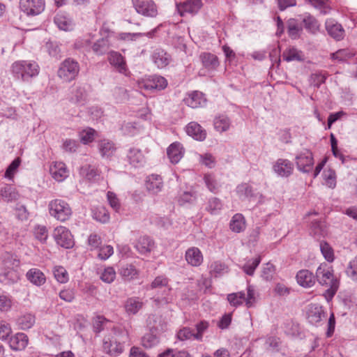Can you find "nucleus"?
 I'll use <instances>...</instances> for the list:
<instances>
[{
  "label": "nucleus",
  "mask_w": 357,
  "mask_h": 357,
  "mask_svg": "<svg viewBox=\"0 0 357 357\" xmlns=\"http://www.w3.org/2000/svg\"><path fill=\"white\" fill-rule=\"evenodd\" d=\"M315 278L321 285L328 287L324 296L329 302L335 295L340 284L339 280L334 275L333 266L325 262L321 263L317 268Z\"/></svg>",
  "instance_id": "1"
},
{
  "label": "nucleus",
  "mask_w": 357,
  "mask_h": 357,
  "mask_svg": "<svg viewBox=\"0 0 357 357\" xmlns=\"http://www.w3.org/2000/svg\"><path fill=\"white\" fill-rule=\"evenodd\" d=\"M10 70L15 81L28 83L38 75L40 67L34 61L19 60L11 64Z\"/></svg>",
  "instance_id": "2"
},
{
  "label": "nucleus",
  "mask_w": 357,
  "mask_h": 357,
  "mask_svg": "<svg viewBox=\"0 0 357 357\" xmlns=\"http://www.w3.org/2000/svg\"><path fill=\"white\" fill-rule=\"evenodd\" d=\"M48 211L52 217L60 222L69 220L73 214L70 204L61 199H54L50 201Z\"/></svg>",
  "instance_id": "3"
},
{
  "label": "nucleus",
  "mask_w": 357,
  "mask_h": 357,
  "mask_svg": "<svg viewBox=\"0 0 357 357\" xmlns=\"http://www.w3.org/2000/svg\"><path fill=\"white\" fill-rule=\"evenodd\" d=\"M79 71V63L74 59L67 58L60 63L57 76L63 82L69 83L77 77Z\"/></svg>",
  "instance_id": "4"
},
{
  "label": "nucleus",
  "mask_w": 357,
  "mask_h": 357,
  "mask_svg": "<svg viewBox=\"0 0 357 357\" xmlns=\"http://www.w3.org/2000/svg\"><path fill=\"white\" fill-rule=\"evenodd\" d=\"M227 301L231 305L238 307L245 303L247 307H252L256 303L255 290L251 285L247 287V294L244 291H238L227 295Z\"/></svg>",
  "instance_id": "5"
},
{
  "label": "nucleus",
  "mask_w": 357,
  "mask_h": 357,
  "mask_svg": "<svg viewBox=\"0 0 357 357\" xmlns=\"http://www.w3.org/2000/svg\"><path fill=\"white\" fill-rule=\"evenodd\" d=\"M20 265V261L13 257H8L3 261L2 267L0 268V282L9 283L15 282L17 277L14 267Z\"/></svg>",
  "instance_id": "6"
},
{
  "label": "nucleus",
  "mask_w": 357,
  "mask_h": 357,
  "mask_svg": "<svg viewBox=\"0 0 357 357\" xmlns=\"http://www.w3.org/2000/svg\"><path fill=\"white\" fill-rule=\"evenodd\" d=\"M135 11L145 17L154 18L158 15V6L153 0H131Z\"/></svg>",
  "instance_id": "7"
},
{
  "label": "nucleus",
  "mask_w": 357,
  "mask_h": 357,
  "mask_svg": "<svg viewBox=\"0 0 357 357\" xmlns=\"http://www.w3.org/2000/svg\"><path fill=\"white\" fill-rule=\"evenodd\" d=\"M19 4L20 10L29 17L38 15L45 8V0H20Z\"/></svg>",
  "instance_id": "8"
},
{
  "label": "nucleus",
  "mask_w": 357,
  "mask_h": 357,
  "mask_svg": "<svg viewBox=\"0 0 357 357\" xmlns=\"http://www.w3.org/2000/svg\"><path fill=\"white\" fill-rule=\"evenodd\" d=\"M53 238L56 244L65 249H70L74 246L73 236L70 230L63 226L56 227L53 232Z\"/></svg>",
  "instance_id": "9"
},
{
  "label": "nucleus",
  "mask_w": 357,
  "mask_h": 357,
  "mask_svg": "<svg viewBox=\"0 0 357 357\" xmlns=\"http://www.w3.org/2000/svg\"><path fill=\"white\" fill-rule=\"evenodd\" d=\"M139 87L146 90H162L167 86V79L160 75H152L143 79L139 83Z\"/></svg>",
  "instance_id": "10"
},
{
  "label": "nucleus",
  "mask_w": 357,
  "mask_h": 357,
  "mask_svg": "<svg viewBox=\"0 0 357 357\" xmlns=\"http://www.w3.org/2000/svg\"><path fill=\"white\" fill-rule=\"evenodd\" d=\"M102 349L108 355L116 357L123 352L124 346L114 337H105L102 341Z\"/></svg>",
  "instance_id": "11"
},
{
  "label": "nucleus",
  "mask_w": 357,
  "mask_h": 357,
  "mask_svg": "<svg viewBox=\"0 0 357 357\" xmlns=\"http://www.w3.org/2000/svg\"><path fill=\"white\" fill-rule=\"evenodd\" d=\"M297 168L302 172H309L313 167L314 159L312 153L309 150H305L296 157Z\"/></svg>",
  "instance_id": "12"
},
{
  "label": "nucleus",
  "mask_w": 357,
  "mask_h": 357,
  "mask_svg": "<svg viewBox=\"0 0 357 357\" xmlns=\"http://www.w3.org/2000/svg\"><path fill=\"white\" fill-rule=\"evenodd\" d=\"M326 316L322 306L318 304H310L306 312V318L308 322L314 326H318Z\"/></svg>",
  "instance_id": "13"
},
{
  "label": "nucleus",
  "mask_w": 357,
  "mask_h": 357,
  "mask_svg": "<svg viewBox=\"0 0 357 357\" xmlns=\"http://www.w3.org/2000/svg\"><path fill=\"white\" fill-rule=\"evenodd\" d=\"M274 172L281 177H289L294 171L293 163L287 159L279 158L273 165Z\"/></svg>",
  "instance_id": "14"
},
{
  "label": "nucleus",
  "mask_w": 357,
  "mask_h": 357,
  "mask_svg": "<svg viewBox=\"0 0 357 357\" xmlns=\"http://www.w3.org/2000/svg\"><path fill=\"white\" fill-rule=\"evenodd\" d=\"M325 27L328 34L335 40L340 41L344 38L345 35L344 29L334 19H327L325 22Z\"/></svg>",
  "instance_id": "15"
},
{
  "label": "nucleus",
  "mask_w": 357,
  "mask_h": 357,
  "mask_svg": "<svg viewBox=\"0 0 357 357\" xmlns=\"http://www.w3.org/2000/svg\"><path fill=\"white\" fill-rule=\"evenodd\" d=\"M202 6V0H186L177 5V9L181 16L186 14L194 15L198 13Z\"/></svg>",
  "instance_id": "16"
},
{
  "label": "nucleus",
  "mask_w": 357,
  "mask_h": 357,
  "mask_svg": "<svg viewBox=\"0 0 357 357\" xmlns=\"http://www.w3.org/2000/svg\"><path fill=\"white\" fill-rule=\"evenodd\" d=\"M127 159L130 165L135 167H140L146 163V158L141 149L136 147L129 149Z\"/></svg>",
  "instance_id": "17"
},
{
  "label": "nucleus",
  "mask_w": 357,
  "mask_h": 357,
  "mask_svg": "<svg viewBox=\"0 0 357 357\" xmlns=\"http://www.w3.org/2000/svg\"><path fill=\"white\" fill-rule=\"evenodd\" d=\"M185 259L189 265L194 267L199 266L204 261L203 255L197 247L189 248L185 251Z\"/></svg>",
  "instance_id": "18"
},
{
  "label": "nucleus",
  "mask_w": 357,
  "mask_h": 357,
  "mask_svg": "<svg viewBox=\"0 0 357 357\" xmlns=\"http://www.w3.org/2000/svg\"><path fill=\"white\" fill-rule=\"evenodd\" d=\"M108 61L119 73L126 74L128 71L125 58L120 53L115 51H111L108 55Z\"/></svg>",
  "instance_id": "19"
},
{
  "label": "nucleus",
  "mask_w": 357,
  "mask_h": 357,
  "mask_svg": "<svg viewBox=\"0 0 357 357\" xmlns=\"http://www.w3.org/2000/svg\"><path fill=\"white\" fill-rule=\"evenodd\" d=\"M184 102L192 108H198L206 105V98L203 93L195 91L188 94L187 97L184 99Z\"/></svg>",
  "instance_id": "20"
},
{
  "label": "nucleus",
  "mask_w": 357,
  "mask_h": 357,
  "mask_svg": "<svg viewBox=\"0 0 357 357\" xmlns=\"http://www.w3.org/2000/svg\"><path fill=\"white\" fill-rule=\"evenodd\" d=\"M150 287L152 289H162V291L165 296L162 297V301L165 303H169V298H167V296L172 290V288L169 285V279L167 277L163 275L156 277L151 282Z\"/></svg>",
  "instance_id": "21"
},
{
  "label": "nucleus",
  "mask_w": 357,
  "mask_h": 357,
  "mask_svg": "<svg viewBox=\"0 0 357 357\" xmlns=\"http://www.w3.org/2000/svg\"><path fill=\"white\" fill-rule=\"evenodd\" d=\"M87 100V92L84 86L77 85L72 89L70 101L78 106L84 105Z\"/></svg>",
  "instance_id": "22"
},
{
  "label": "nucleus",
  "mask_w": 357,
  "mask_h": 357,
  "mask_svg": "<svg viewBox=\"0 0 357 357\" xmlns=\"http://www.w3.org/2000/svg\"><path fill=\"white\" fill-rule=\"evenodd\" d=\"M300 20L307 32L315 34L320 29L319 21L310 13H305L300 15Z\"/></svg>",
  "instance_id": "23"
},
{
  "label": "nucleus",
  "mask_w": 357,
  "mask_h": 357,
  "mask_svg": "<svg viewBox=\"0 0 357 357\" xmlns=\"http://www.w3.org/2000/svg\"><path fill=\"white\" fill-rule=\"evenodd\" d=\"M184 152L182 144L177 142L171 144L167 149V156L173 164H177L181 160Z\"/></svg>",
  "instance_id": "24"
},
{
  "label": "nucleus",
  "mask_w": 357,
  "mask_h": 357,
  "mask_svg": "<svg viewBox=\"0 0 357 357\" xmlns=\"http://www.w3.org/2000/svg\"><path fill=\"white\" fill-rule=\"evenodd\" d=\"M298 284L305 288H310L314 286L316 278L313 273L307 269L299 271L296 275Z\"/></svg>",
  "instance_id": "25"
},
{
  "label": "nucleus",
  "mask_w": 357,
  "mask_h": 357,
  "mask_svg": "<svg viewBox=\"0 0 357 357\" xmlns=\"http://www.w3.org/2000/svg\"><path fill=\"white\" fill-rule=\"evenodd\" d=\"M186 133L198 141H203L206 137V131L197 122L192 121L185 127Z\"/></svg>",
  "instance_id": "26"
},
{
  "label": "nucleus",
  "mask_w": 357,
  "mask_h": 357,
  "mask_svg": "<svg viewBox=\"0 0 357 357\" xmlns=\"http://www.w3.org/2000/svg\"><path fill=\"white\" fill-rule=\"evenodd\" d=\"M54 21L59 29L65 31H72L75 26V23L71 17L63 13H57Z\"/></svg>",
  "instance_id": "27"
},
{
  "label": "nucleus",
  "mask_w": 357,
  "mask_h": 357,
  "mask_svg": "<svg viewBox=\"0 0 357 357\" xmlns=\"http://www.w3.org/2000/svg\"><path fill=\"white\" fill-rule=\"evenodd\" d=\"M151 59L154 63L159 68L166 67L171 61V56L162 49H156L153 51Z\"/></svg>",
  "instance_id": "28"
},
{
  "label": "nucleus",
  "mask_w": 357,
  "mask_h": 357,
  "mask_svg": "<svg viewBox=\"0 0 357 357\" xmlns=\"http://www.w3.org/2000/svg\"><path fill=\"white\" fill-rule=\"evenodd\" d=\"M26 278L33 285L40 287L46 282V277L45 274L38 268H32L29 269L26 273Z\"/></svg>",
  "instance_id": "29"
},
{
  "label": "nucleus",
  "mask_w": 357,
  "mask_h": 357,
  "mask_svg": "<svg viewBox=\"0 0 357 357\" xmlns=\"http://www.w3.org/2000/svg\"><path fill=\"white\" fill-rule=\"evenodd\" d=\"M29 339L26 334L17 333L9 340L10 348L15 351H20L25 349L28 344Z\"/></svg>",
  "instance_id": "30"
},
{
  "label": "nucleus",
  "mask_w": 357,
  "mask_h": 357,
  "mask_svg": "<svg viewBox=\"0 0 357 357\" xmlns=\"http://www.w3.org/2000/svg\"><path fill=\"white\" fill-rule=\"evenodd\" d=\"M144 303L139 297L128 298L124 305L125 310L129 315L136 314L143 307Z\"/></svg>",
  "instance_id": "31"
},
{
  "label": "nucleus",
  "mask_w": 357,
  "mask_h": 357,
  "mask_svg": "<svg viewBox=\"0 0 357 357\" xmlns=\"http://www.w3.org/2000/svg\"><path fill=\"white\" fill-rule=\"evenodd\" d=\"M50 173L52 177L57 181H63L68 176L65 163L56 162L50 168Z\"/></svg>",
  "instance_id": "32"
},
{
  "label": "nucleus",
  "mask_w": 357,
  "mask_h": 357,
  "mask_svg": "<svg viewBox=\"0 0 357 357\" xmlns=\"http://www.w3.org/2000/svg\"><path fill=\"white\" fill-rule=\"evenodd\" d=\"M287 29L289 36L293 40L298 39L303 32L302 25L295 18H290L287 21Z\"/></svg>",
  "instance_id": "33"
},
{
  "label": "nucleus",
  "mask_w": 357,
  "mask_h": 357,
  "mask_svg": "<svg viewBox=\"0 0 357 357\" xmlns=\"http://www.w3.org/2000/svg\"><path fill=\"white\" fill-rule=\"evenodd\" d=\"M98 148L102 157L109 158L114 155L116 150L115 144L107 139L100 140L98 142Z\"/></svg>",
  "instance_id": "34"
},
{
  "label": "nucleus",
  "mask_w": 357,
  "mask_h": 357,
  "mask_svg": "<svg viewBox=\"0 0 357 357\" xmlns=\"http://www.w3.org/2000/svg\"><path fill=\"white\" fill-rule=\"evenodd\" d=\"M155 243L148 236H141L139 238L135 244L137 250L145 255L150 252L154 248Z\"/></svg>",
  "instance_id": "35"
},
{
  "label": "nucleus",
  "mask_w": 357,
  "mask_h": 357,
  "mask_svg": "<svg viewBox=\"0 0 357 357\" xmlns=\"http://www.w3.org/2000/svg\"><path fill=\"white\" fill-rule=\"evenodd\" d=\"M199 59L204 67L208 70H215L220 64L218 56L210 52L202 53Z\"/></svg>",
  "instance_id": "36"
},
{
  "label": "nucleus",
  "mask_w": 357,
  "mask_h": 357,
  "mask_svg": "<svg viewBox=\"0 0 357 357\" xmlns=\"http://www.w3.org/2000/svg\"><path fill=\"white\" fill-rule=\"evenodd\" d=\"M146 186L147 190L153 194H157L161 191L163 183L161 176L152 174L147 178Z\"/></svg>",
  "instance_id": "37"
},
{
  "label": "nucleus",
  "mask_w": 357,
  "mask_h": 357,
  "mask_svg": "<svg viewBox=\"0 0 357 357\" xmlns=\"http://www.w3.org/2000/svg\"><path fill=\"white\" fill-rule=\"evenodd\" d=\"M119 273L123 280L130 281L138 277L139 271L134 265L126 264L121 266Z\"/></svg>",
  "instance_id": "38"
},
{
  "label": "nucleus",
  "mask_w": 357,
  "mask_h": 357,
  "mask_svg": "<svg viewBox=\"0 0 357 357\" xmlns=\"http://www.w3.org/2000/svg\"><path fill=\"white\" fill-rule=\"evenodd\" d=\"M304 1L317 10L322 15L328 14L331 10L329 0H304Z\"/></svg>",
  "instance_id": "39"
},
{
  "label": "nucleus",
  "mask_w": 357,
  "mask_h": 357,
  "mask_svg": "<svg viewBox=\"0 0 357 357\" xmlns=\"http://www.w3.org/2000/svg\"><path fill=\"white\" fill-rule=\"evenodd\" d=\"M36 322V317L31 313H25L20 316L17 319V324L21 330H28L31 328Z\"/></svg>",
  "instance_id": "40"
},
{
  "label": "nucleus",
  "mask_w": 357,
  "mask_h": 357,
  "mask_svg": "<svg viewBox=\"0 0 357 357\" xmlns=\"http://www.w3.org/2000/svg\"><path fill=\"white\" fill-rule=\"evenodd\" d=\"M246 227L244 216L241 213L235 214L229 223L230 229L236 233H240L245 230Z\"/></svg>",
  "instance_id": "41"
},
{
  "label": "nucleus",
  "mask_w": 357,
  "mask_h": 357,
  "mask_svg": "<svg viewBox=\"0 0 357 357\" xmlns=\"http://www.w3.org/2000/svg\"><path fill=\"white\" fill-rule=\"evenodd\" d=\"M160 342L159 337L157 336L153 330L145 333L141 338V345L145 349H151Z\"/></svg>",
  "instance_id": "42"
},
{
  "label": "nucleus",
  "mask_w": 357,
  "mask_h": 357,
  "mask_svg": "<svg viewBox=\"0 0 357 357\" xmlns=\"http://www.w3.org/2000/svg\"><path fill=\"white\" fill-rule=\"evenodd\" d=\"M0 195L6 202H11L18 199L19 195L15 189L10 185H5L0 189Z\"/></svg>",
  "instance_id": "43"
},
{
  "label": "nucleus",
  "mask_w": 357,
  "mask_h": 357,
  "mask_svg": "<svg viewBox=\"0 0 357 357\" xmlns=\"http://www.w3.org/2000/svg\"><path fill=\"white\" fill-rule=\"evenodd\" d=\"M213 126L215 130L220 132L227 131L231 126V121L225 115H219L213 120Z\"/></svg>",
  "instance_id": "44"
},
{
  "label": "nucleus",
  "mask_w": 357,
  "mask_h": 357,
  "mask_svg": "<svg viewBox=\"0 0 357 357\" xmlns=\"http://www.w3.org/2000/svg\"><path fill=\"white\" fill-rule=\"evenodd\" d=\"M79 174L88 181H96L99 176L98 170L94 166L85 165L80 167Z\"/></svg>",
  "instance_id": "45"
},
{
  "label": "nucleus",
  "mask_w": 357,
  "mask_h": 357,
  "mask_svg": "<svg viewBox=\"0 0 357 357\" xmlns=\"http://www.w3.org/2000/svg\"><path fill=\"white\" fill-rule=\"evenodd\" d=\"M303 52L295 47H289L285 50L282 53L283 59L287 62L303 60Z\"/></svg>",
  "instance_id": "46"
},
{
  "label": "nucleus",
  "mask_w": 357,
  "mask_h": 357,
  "mask_svg": "<svg viewBox=\"0 0 357 357\" xmlns=\"http://www.w3.org/2000/svg\"><path fill=\"white\" fill-rule=\"evenodd\" d=\"M97 131L90 127H86L83 130H80L78 133L80 142L83 144H88L93 142L95 138L97 137Z\"/></svg>",
  "instance_id": "47"
},
{
  "label": "nucleus",
  "mask_w": 357,
  "mask_h": 357,
  "mask_svg": "<svg viewBox=\"0 0 357 357\" xmlns=\"http://www.w3.org/2000/svg\"><path fill=\"white\" fill-rule=\"evenodd\" d=\"M109 47L108 38H102L93 44L92 50L97 55H102L109 50Z\"/></svg>",
  "instance_id": "48"
},
{
  "label": "nucleus",
  "mask_w": 357,
  "mask_h": 357,
  "mask_svg": "<svg viewBox=\"0 0 357 357\" xmlns=\"http://www.w3.org/2000/svg\"><path fill=\"white\" fill-rule=\"evenodd\" d=\"M319 248L323 257L328 262L331 263L335 260L334 250L328 242L321 241Z\"/></svg>",
  "instance_id": "49"
},
{
  "label": "nucleus",
  "mask_w": 357,
  "mask_h": 357,
  "mask_svg": "<svg viewBox=\"0 0 357 357\" xmlns=\"http://www.w3.org/2000/svg\"><path fill=\"white\" fill-rule=\"evenodd\" d=\"M228 271V266L224 262L220 261H214L210 266V273L214 277H218Z\"/></svg>",
  "instance_id": "50"
},
{
  "label": "nucleus",
  "mask_w": 357,
  "mask_h": 357,
  "mask_svg": "<svg viewBox=\"0 0 357 357\" xmlns=\"http://www.w3.org/2000/svg\"><path fill=\"white\" fill-rule=\"evenodd\" d=\"M261 260L260 256L248 259L242 267L243 271L248 275H253L255 269L259 265Z\"/></svg>",
  "instance_id": "51"
},
{
  "label": "nucleus",
  "mask_w": 357,
  "mask_h": 357,
  "mask_svg": "<svg viewBox=\"0 0 357 357\" xmlns=\"http://www.w3.org/2000/svg\"><path fill=\"white\" fill-rule=\"evenodd\" d=\"M354 56V53L348 49H341L331 54L333 60H337L341 62L347 61Z\"/></svg>",
  "instance_id": "52"
},
{
  "label": "nucleus",
  "mask_w": 357,
  "mask_h": 357,
  "mask_svg": "<svg viewBox=\"0 0 357 357\" xmlns=\"http://www.w3.org/2000/svg\"><path fill=\"white\" fill-rule=\"evenodd\" d=\"M222 208V204L220 199L213 197L208 200L206 210L212 215H216L220 213Z\"/></svg>",
  "instance_id": "53"
},
{
  "label": "nucleus",
  "mask_w": 357,
  "mask_h": 357,
  "mask_svg": "<svg viewBox=\"0 0 357 357\" xmlns=\"http://www.w3.org/2000/svg\"><path fill=\"white\" fill-rule=\"evenodd\" d=\"M312 233L314 238L319 239L328 234V230L324 223L316 222L312 224Z\"/></svg>",
  "instance_id": "54"
},
{
  "label": "nucleus",
  "mask_w": 357,
  "mask_h": 357,
  "mask_svg": "<svg viewBox=\"0 0 357 357\" xmlns=\"http://www.w3.org/2000/svg\"><path fill=\"white\" fill-rule=\"evenodd\" d=\"M204 183L211 192L217 193L219 189V183L215 178V176L213 174H205L204 176Z\"/></svg>",
  "instance_id": "55"
},
{
  "label": "nucleus",
  "mask_w": 357,
  "mask_h": 357,
  "mask_svg": "<svg viewBox=\"0 0 357 357\" xmlns=\"http://www.w3.org/2000/svg\"><path fill=\"white\" fill-rule=\"evenodd\" d=\"M93 218L96 220L105 223L109 220V214L107 210L103 207H98L93 211Z\"/></svg>",
  "instance_id": "56"
},
{
  "label": "nucleus",
  "mask_w": 357,
  "mask_h": 357,
  "mask_svg": "<svg viewBox=\"0 0 357 357\" xmlns=\"http://www.w3.org/2000/svg\"><path fill=\"white\" fill-rule=\"evenodd\" d=\"M116 271L112 266L105 268L100 275V279L105 283L110 284L114 281L116 278Z\"/></svg>",
  "instance_id": "57"
},
{
  "label": "nucleus",
  "mask_w": 357,
  "mask_h": 357,
  "mask_svg": "<svg viewBox=\"0 0 357 357\" xmlns=\"http://www.w3.org/2000/svg\"><path fill=\"white\" fill-rule=\"evenodd\" d=\"M236 192L240 197H252L255 194L253 189L247 183L238 185L236 188Z\"/></svg>",
  "instance_id": "58"
},
{
  "label": "nucleus",
  "mask_w": 357,
  "mask_h": 357,
  "mask_svg": "<svg viewBox=\"0 0 357 357\" xmlns=\"http://www.w3.org/2000/svg\"><path fill=\"white\" fill-rule=\"evenodd\" d=\"M55 279L60 283H66L68 281V274L63 266H55L53 270Z\"/></svg>",
  "instance_id": "59"
},
{
  "label": "nucleus",
  "mask_w": 357,
  "mask_h": 357,
  "mask_svg": "<svg viewBox=\"0 0 357 357\" xmlns=\"http://www.w3.org/2000/svg\"><path fill=\"white\" fill-rule=\"evenodd\" d=\"M275 274V266L271 263L266 264L261 271L262 278L266 281H271L273 279Z\"/></svg>",
  "instance_id": "60"
},
{
  "label": "nucleus",
  "mask_w": 357,
  "mask_h": 357,
  "mask_svg": "<svg viewBox=\"0 0 357 357\" xmlns=\"http://www.w3.org/2000/svg\"><path fill=\"white\" fill-rule=\"evenodd\" d=\"M176 337L181 341L195 340V333L190 328L183 327L177 332Z\"/></svg>",
  "instance_id": "61"
},
{
  "label": "nucleus",
  "mask_w": 357,
  "mask_h": 357,
  "mask_svg": "<svg viewBox=\"0 0 357 357\" xmlns=\"http://www.w3.org/2000/svg\"><path fill=\"white\" fill-rule=\"evenodd\" d=\"M79 146V144L75 139H66L63 141L62 149L66 152L75 153Z\"/></svg>",
  "instance_id": "62"
},
{
  "label": "nucleus",
  "mask_w": 357,
  "mask_h": 357,
  "mask_svg": "<svg viewBox=\"0 0 357 357\" xmlns=\"http://www.w3.org/2000/svg\"><path fill=\"white\" fill-rule=\"evenodd\" d=\"M12 333V328L7 321L4 320L0 321V340H7Z\"/></svg>",
  "instance_id": "63"
},
{
  "label": "nucleus",
  "mask_w": 357,
  "mask_h": 357,
  "mask_svg": "<svg viewBox=\"0 0 357 357\" xmlns=\"http://www.w3.org/2000/svg\"><path fill=\"white\" fill-rule=\"evenodd\" d=\"M346 273L351 280L357 282V255L349 263Z\"/></svg>",
  "instance_id": "64"
}]
</instances>
